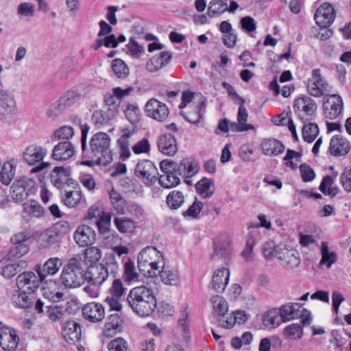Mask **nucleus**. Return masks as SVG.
<instances>
[{
    "mask_svg": "<svg viewBox=\"0 0 351 351\" xmlns=\"http://www.w3.org/2000/svg\"><path fill=\"white\" fill-rule=\"evenodd\" d=\"M110 143V137L105 132H99L93 134L89 147L86 145L82 150V158L90 160L84 162L83 164L89 165L92 161L99 165H109L112 161Z\"/></svg>",
    "mask_w": 351,
    "mask_h": 351,
    "instance_id": "obj_1",
    "label": "nucleus"
},
{
    "mask_svg": "<svg viewBox=\"0 0 351 351\" xmlns=\"http://www.w3.org/2000/svg\"><path fill=\"white\" fill-rule=\"evenodd\" d=\"M132 281V261L125 263V271L122 276V279H114L109 289V295L105 299L104 302L108 305L110 311H120L122 308L121 302L125 301L128 288Z\"/></svg>",
    "mask_w": 351,
    "mask_h": 351,
    "instance_id": "obj_2",
    "label": "nucleus"
},
{
    "mask_svg": "<svg viewBox=\"0 0 351 351\" xmlns=\"http://www.w3.org/2000/svg\"><path fill=\"white\" fill-rule=\"evenodd\" d=\"M164 258L161 252L153 247H146L139 253L137 266L139 274L145 278L157 276L159 269L162 267Z\"/></svg>",
    "mask_w": 351,
    "mask_h": 351,
    "instance_id": "obj_3",
    "label": "nucleus"
},
{
    "mask_svg": "<svg viewBox=\"0 0 351 351\" xmlns=\"http://www.w3.org/2000/svg\"><path fill=\"white\" fill-rule=\"evenodd\" d=\"M156 303L150 289L143 285L133 287V311L140 317L150 315L156 308Z\"/></svg>",
    "mask_w": 351,
    "mask_h": 351,
    "instance_id": "obj_4",
    "label": "nucleus"
},
{
    "mask_svg": "<svg viewBox=\"0 0 351 351\" xmlns=\"http://www.w3.org/2000/svg\"><path fill=\"white\" fill-rule=\"evenodd\" d=\"M60 280L66 288L80 287L85 280V270L82 262L76 258H71L64 267Z\"/></svg>",
    "mask_w": 351,
    "mask_h": 351,
    "instance_id": "obj_5",
    "label": "nucleus"
},
{
    "mask_svg": "<svg viewBox=\"0 0 351 351\" xmlns=\"http://www.w3.org/2000/svg\"><path fill=\"white\" fill-rule=\"evenodd\" d=\"M47 153V148L38 144H32L24 149L23 158L25 162L29 166H36L31 169L32 173L40 172L49 167V162L43 161Z\"/></svg>",
    "mask_w": 351,
    "mask_h": 351,
    "instance_id": "obj_6",
    "label": "nucleus"
},
{
    "mask_svg": "<svg viewBox=\"0 0 351 351\" xmlns=\"http://www.w3.org/2000/svg\"><path fill=\"white\" fill-rule=\"evenodd\" d=\"M160 168L165 171H173L179 176L191 178L199 171V165L194 160L184 158L179 163L171 160H163L160 163Z\"/></svg>",
    "mask_w": 351,
    "mask_h": 351,
    "instance_id": "obj_7",
    "label": "nucleus"
},
{
    "mask_svg": "<svg viewBox=\"0 0 351 351\" xmlns=\"http://www.w3.org/2000/svg\"><path fill=\"white\" fill-rule=\"evenodd\" d=\"M301 308L302 304L299 303L289 302L282 305L279 309L282 321L285 322L300 317L304 326H309L312 320L311 312L306 308L300 310Z\"/></svg>",
    "mask_w": 351,
    "mask_h": 351,
    "instance_id": "obj_8",
    "label": "nucleus"
},
{
    "mask_svg": "<svg viewBox=\"0 0 351 351\" xmlns=\"http://www.w3.org/2000/svg\"><path fill=\"white\" fill-rule=\"evenodd\" d=\"M17 113L14 95L8 90L0 89V120L10 123Z\"/></svg>",
    "mask_w": 351,
    "mask_h": 351,
    "instance_id": "obj_9",
    "label": "nucleus"
},
{
    "mask_svg": "<svg viewBox=\"0 0 351 351\" xmlns=\"http://www.w3.org/2000/svg\"><path fill=\"white\" fill-rule=\"evenodd\" d=\"M80 98V95L77 90H67L58 100L50 106L47 112V116L55 119L66 108L75 105Z\"/></svg>",
    "mask_w": 351,
    "mask_h": 351,
    "instance_id": "obj_10",
    "label": "nucleus"
},
{
    "mask_svg": "<svg viewBox=\"0 0 351 351\" xmlns=\"http://www.w3.org/2000/svg\"><path fill=\"white\" fill-rule=\"evenodd\" d=\"M12 198L17 202H23L36 191L33 179L23 176L16 180L12 185Z\"/></svg>",
    "mask_w": 351,
    "mask_h": 351,
    "instance_id": "obj_11",
    "label": "nucleus"
},
{
    "mask_svg": "<svg viewBox=\"0 0 351 351\" xmlns=\"http://www.w3.org/2000/svg\"><path fill=\"white\" fill-rule=\"evenodd\" d=\"M293 110L299 118L304 123L305 121L315 119L317 104L313 99L305 95L295 100Z\"/></svg>",
    "mask_w": 351,
    "mask_h": 351,
    "instance_id": "obj_12",
    "label": "nucleus"
},
{
    "mask_svg": "<svg viewBox=\"0 0 351 351\" xmlns=\"http://www.w3.org/2000/svg\"><path fill=\"white\" fill-rule=\"evenodd\" d=\"M308 93L315 97H320L330 92V88L326 79L322 75L319 69L312 71L311 77L308 80Z\"/></svg>",
    "mask_w": 351,
    "mask_h": 351,
    "instance_id": "obj_13",
    "label": "nucleus"
},
{
    "mask_svg": "<svg viewBox=\"0 0 351 351\" xmlns=\"http://www.w3.org/2000/svg\"><path fill=\"white\" fill-rule=\"evenodd\" d=\"M132 93V87L123 89L121 87L113 88L111 92L104 97V103L108 107V117H114L123 99L129 96Z\"/></svg>",
    "mask_w": 351,
    "mask_h": 351,
    "instance_id": "obj_14",
    "label": "nucleus"
},
{
    "mask_svg": "<svg viewBox=\"0 0 351 351\" xmlns=\"http://www.w3.org/2000/svg\"><path fill=\"white\" fill-rule=\"evenodd\" d=\"M66 226L56 223L42 232L38 238L40 247L47 248L53 244L60 242L66 232Z\"/></svg>",
    "mask_w": 351,
    "mask_h": 351,
    "instance_id": "obj_15",
    "label": "nucleus"
},
{
    "mask_svg": "<svg viewBox=\"0 0 351 351\" xmlns=\"http://www.w3.org/2000/svg\"><path fill=\"white\" fill-rule=\"evenodd\" d=\"M134 174L145 184H150L156 182L158 173L156 167L152 161L144 160L136 165Z\"/></svg>",
    "mask_w": 351,
    "mask_h": 351,
    "instance_id": "obj_16",
    "label": "nucleus"
},
{
    "mask_svg": "<svg viewBox=\"0 0 351 351\" xmlns=\"http://www.w3.org/2000/svg\"><path fill=\"white\" fill-rule=\"evenodd\" d=\"M19 341L20 337L14 328L5 326L0 328V346L4 351H16Z\"/></svg>",
    "mask_w": 351,
    "mask_h": 351,
    "instance_id": "obj_17",
    "label": "nucleus"
},
{
    "mask_svg": "<svg viewBox=\"0 0 351 351\" xmlns=\"http://www.w3.org/2000/svg\"><path fill=\"white\" fill-rule=\"evenodd\" d=\"M324 113L328 119H337L341 113L343 109V99L337 94L328 95L323 103Z\"/></svg>",
    "mask_w": 351,
    "mask_h": 351,
    "instance_id": "obj_18",
    "label": "nucleus"
},
{
    "mask_svg": "<svg viewBox=\"0 0 351 351\" xmlns=\"http://www.w3.org/2000/svg\"><path fill=\"white\" fill-rule=\"evenodd\" d=\"M145 108L149 117L160 122L165 121L169 114L167 105L154 98L149 100Z\"/></svg>",
    "mask_w": 351,
    "mask_h": 351,
    "instance_id": "obj_19",
    "label": "nucleus"
},
{
    "mask_svg": "<svg viewBox=\"0 0 351 351\" xmlns=\"http://www.w3.org/2000/svg\"><path fill=\"white\" fill-rule=\"evenodd\" d=\"M314 18L316 23L321 28H327L335 19V11L333 6L328 3H324L317 9Z\"/></svg>",
    "mask_w": 351,
    "mask_h": 351,
    "instance_id": "obj_20",
    "label": "nucleus"
},
{
    "mask_svg": "<svg viewBox=\"0 0 351 351\" xmlns=\"http://www.w3.org/2000/svg\"><path fill=\"white\" fill-rule=\"evenodd\" d=\"M39 276L32 272H23L19 274L16 278V284L19 290L27 291L29 294L34 293L39 287L40 282Z\"/></svg>",
    "mask_w": 351,
    "mask_h": 351,
    "instance_id": "obj_21",
    "label": "nucleus"
},
{
    "mask_svg": "<svg viewBox=\"0 0 351 351\" xmlns=\"http://www.w3.org/2000/svg\"><path fill=\"white\" fill-rule=\"evenodd\" d=\"M108 277V271L102 264L91 265L85 271V280L93 285H101Z\"/></svg>",
    "mask_w": 351,
    "mask_h": 351,
    "instance_id": "obj_22",
    "label": "nucleus"
},
{
    "mask_svg": "<svg viewBox=\"0 0 351 351\" xmlns=\"http://www.w3.org/2000/svg\"><path fill=\"white\" fill-rule=\"evenodd\" d=\"M158 150L164 155L174 156L178 152V145L175 136L170 133H164L157 138Z\"/></svg>",
    "mask_w": 351,
    "mask_h": 351,
    "instance_id": "obj_23",
    "label": "nucleus"
},
{
    "mask_svg": "<svg viewBox=\"0 0 351 351\" xmlns=\"http://www.w3.org/2000/svg\"><path fill=\"white\" fill-rule=\"evenodd\" d=\"M62 265V261L58 257L49 258L43 265H38L36 271L40 280H45L49 276L56 275Z\"/></svg>",
    "mask_w": 351,
    "mask_h": 351,
    "instance_id": "obj_24",
    "label": "nucleus"
},
{
    "mask_svg": "<svg viewBox=\"0 0 351 351\" xmlns=\"http://www.w3.org/2000/svg\"><path fill=\"white\" fill-rule=\"evenodd\" d=\"M351 149L348 140L341 135H335L332 137L329 145V152L335 157L347 155Z\"/></svg>",
    "mask_w": 351,
    "mask_h": 351,
    "instance_id": "obj_25",
    "label": "nucleus"
},
{
    "mask_svg": "<svg viewBox=\"0 0 351 351\" xmlns=\"http://www.w3.org/2000/svg\"><path fill=\"white\" fill-rule=\"evenodd\" d=\"M75 154L73 145L69 141H64L56 144L52 151L51 157L57 161L70 159Z\"/></svg>",
    "mask_w": 351,
    "mask_h": 351,
    "instance_id": "obj_26",
    "label": "nucleus"
},
{
    "mask_svg": "<svg viewBox=\"0 0 351 351\" xmlns=\"http://www.w3.org/2000/svg\"><path fill=\"white\" fill-rule=\"evenodd\" d=\"M17 160L11 158L3 163L0 160V183L8 186L14 178Z\"/></svg>",
    "mask_w": 351,
    "mask_h": 351,
    "instance_id": "obj_27",
    "label": "nucleus"
},
{
    "mask_svg": "<svg viewBox=\"0 0 351 351\" xmlns=\"http://www.w3.org/2000/svg\"><path fill=\"white\" fill-rule=\"evenodd\" d=\"M121 135L117 139V145L119 150V157L122 160H125L130 157V137L131 130L128 128L120 129Z\"/></svg>",
    "mask_w": 351,
    "mask_h": 351,
    "instance_id": "obj_28",
    "label": "nucleus"
},
{
    "mask_svg": "<svg viewBox=\"0 0 351 351\" xmlns=\"http://www.w3.org/2000/svg\"><path fill=\"white\" fill-rule=\"evenodd\" d=\"M62 334L65 341L74 344L81 339V327L75 321H67L62 326Z\"/></svg>",
    "mask_w": 351,
    "mask_h": 351,
    "instance_id": "obj_29",
    "label": "nucleus"
},
{
    "mask_svg": "<svg viewBox=\"0 0 351 351\" xmlns=\"http://www.w3.org/2000/svg\"><path fill=\"white\" fill-rule=\"evenodd\" d=\"M82 313L86 319L94 323L101 321L105 316L103 306L95 302L86 304L83 308Z\"/></svg>",
    "mask_w": 351,
    "mask_h": 351,
    "instance_id": "obj_30",
    "label": "nucleus"
},
{
    "mask_svg": "<svg viewBox=\"0 0 351 351\" xmlns=\"http://www.w3.org/2000/svg\"><path fill=\"white\" fill-rule=\"evenodd\" d=\"M274 258L285 261L287 265L291 267L298 266L300 264L298 253L288 250L284 245H276Z\"/></svg>",
    "mask_w": 351,
    "mask_h": 351,
    "instance_id": "obj_31",
    "label": "nucleus"
},
{
    "mask_svg": "<svg viewBox=\"0 0 351 351\" xmlns=\"http://www.w3.org/2000/svg\"><path fill=\"white\" fill-rule=\"evenodd\" d=\"M73 237L79 246H88L95 239V232L86 225L80 226L75 230Z\"/></svg>",
    "mask_w": 351,
    "mask_h": 351,
    "instance_id": "obj_32",
    "label": "nucleus"
},
{
    "mask_svg": "<svg viewBox=\"0 0 351 351\" xmlns=\"http://www.w3.org/2000/svg\"><path fill=\"white\" fill-rule=\"evenodd\" d=\"M230 272L228 269H217L212 278V288L217 293H223L229 282Z\"/></svg>",
    "mask_w": 351,
    "mask_h": 351,
    "instance_id": "obj_33",
    "label": "nucleus"
},
{
    "mask_svg": "<svg viewBox=\"0 0 351 351\" xmlns=\"http://www.w3.org/2000/svg\"><path fill=\"white\" fill-rule=\"evenodd\" d=\"M261 148L264 154L269 156H276L284 152L285 145L278 140L267 138L263 141Z\"/></svg>",
    "mask_w": 351,
    "mask_h": 351,
    "instance_id": "obj_34",
    "label": "nucleus"
},
{
    "mask_svg": "<svg viewBox=\"0 0 351 351\" xmlns=\"http://www.w3.org/2000/svg\"><path fill=\"white\" fill-rule=\"evenodd\" d=\"M172 55L169 51H161L158 56L152 57L147 63V69L154 72L166 66L171 60Z\"/></svg>",
    "mask_w": 351,
    "mask_h": 351,
    "instance_id": "obj_35",
    "label": "nucleus"
},
{
    "mask_svg": "<svg viewBox=\"0 0 351 351\" xmlns=\"http://www.w3.org/2000/svg\"><path fill=\"white\" fill-rule=\"evenodd\" d=\"M158 270L159 272L157 274V276H160L163 283L176 286L180 282V276L178 271L165 267V260L162 261V267H160Z\"/></svg>",
    "mask_w": 351,
    "mask_h": 351,
    "instance_id": "obj_36",
    "label": "nucleus"
},
{
    "mask_svg": "<svg viewBox=\"0 0 351 351\" xmlns=\"http://www.w3.org/2000/svg\"><path fill=\"white\" fill-rule=\"evenodd\" d=\"M121 319L118 314H112L105 324L103 335L106 337H112L121 331Z\"/></svg>",
    "mask_w": 351,
    "mask_h": 351,
    "instance_id": "obj_37",
    "label": "nucleus"
},
{
    "mask_svg": "<svg viewBox=\"0 0 351 351\" xmlns=\"http://www.w3.org/2000/svg\"><path fill=\"white\" fill-rule=\"evenodd\" d=\"M69 172L63 167H56L51 175V182L57 188H62L69 184L70 179Z\"/></svg>",
    "mask_w": 351,
    "mask_h": 351,
    "instance_id": "obj_38",
    "label": "nucleus"
},
{
    "mask_svg": "<svg viewBox=\"0 0 351 351\" xmlns=\"http://www.w3.org/2000/svg\"><path fill=\"white\" fill-rule=\"evenodd\" d=\"M162 175L158 178L160 184L165 189H171L176 186L180 182L179 176L173 171H165L160 168Z\"/></svg>",
    "mask_w": 351,
    "mask_h": 351,
    "instance_id": "obj_39",
    "label": "nucleus"
},
{
    "mask_svg": "<svg viewBox=\"0 0 351 351\" xmlns=\"http://www.w3.org/2000/svg\"><path fill=\"white\" fill-rule=\"evenodd\" d=\"M335 179L331 176H326L323 178L319 186V191L324 195L330 197H335L339 193V188L337 186H332Z\"/></svg>",
    "mask_w": 351,
    "mask_h": 351,
    "instance_id": "obj_40",
    "label": "nucleus"
},
{
    "mask_svg": "<svg viewBox=\"0 0 351 351\" xmlns=\"http://www.w3.org/2000/svg\"><path fill=\"white\" fill-rule=\"evenodd\" d=\"M195 189L203 197L209 198L214 194V183L210 179L203 178L195 184Z\"/></svg>",
    "mask_w": 351,
    "mask_h": 351,
    "instance_id": "obj_41",
    "label": "nucleus"
},
{
    "mask_svg": "<svg viewBox=\"0 0 351 351\" xmlns=\"http://www.w3.org/2000/svg\"><path fill=\"white\" fill-rule=\"evenodd\" d=\"M12 300L14 304L21 308H27L33 304V299L27 291L18 290L13 294Z\"/></svg>",
    "mask_w": 351,
    "mask_h": 351,
    "instance_id": "obj_42",
    "label": "nucleus"
},
{
    "mask_svg": "<svg viewBox=\"0 0 351 351\" xmlns=\"http://www.w3.org/2000/svg\"><path fill=\"white\" fill-rule=\"evenodd\" d=\"M23 210L27 214L40 218L45 215V208L36 200L29 199L23 204Z\"/></svg>",
    "mask_w": 351,
    "mask_h": 351,
    "instance_id": "obj_43",
    "label": "nucleus"
},
{
    "mask_svg": "<svg viewBox=\"0 0 351 351\" xmlns=\"http://www.w3.org/2000/svg\"><path fill=\"white\" fill-rule=\"evenodd\" d=\"M184 196L180 191H172L166 197V204L171 210H178L184 204Z\"/></svg>",
    "mask_w": 351,
    "mask_h": 351,
    "instance_id": "obj_44",
    "label": "nucleus"
},
{
    "mask_svg": "<svg viewBox=\"0 0 351 351\" xmlns=\"http://www.w3.org/2000/svg\"><path fill=\"white\" fill-rule=\"evenodd\" d=\"M321 254L322 258L319 264L326 265L328 268H330L337 259V254L335 252H329L328 244L326 241L322 242L321 244Z\"/></svg>",
    "mask_w": 351,
    "mask_h": 351,
    "instance_id": "obj_45",
    "label": "nucleus"
},
{
    "mask_svg": "<svg viewBox=\"0 0 351 351\" xmlns=\"http://www.w3.org/2000/svg\"><path fill=\"white\" fill-rule=\"evenodd\" d=\"M204 106L205 102L202 101L193 108L192 111L188 112H181L180 114L186 121L197 125L202 118L201 110Z\"/></svg>",
    "mask_w": 351,
    "mask_h": 351,
    "instance_id": "obj_46",
    "label": "nucleus"
},
{
    "mask_svg": "<svg viewBox=\"0 0 351 351\" xmlns=\"http://www.w3.org/2000/svg\"><path fill=\"white\" fill-rule=\"evenodd\" d=\"M50 287L51 288L56 287V282L52 280L49 282H46V285L43 289V296L52 302H58L63 300L64 294L60 291L51 289Z\"/></svg>",
    "mask_w": 351,
    "mask_h": 351,
    "instance_id": "obj_47",
    "label": "nucleus"
},
{
    "mask_svg": "<svg viewBox=\"0 0 351 351\" xmlns=\"http://www.w3.org/2000/svg\"><path fill=\"white\" fill-rule=\"evenodd\" d=\"M29 252V247L26 244H19L10 249L6 256L0 260V264L14 259L19 258Z\"/></svg>",
    "mask_w": 351,
    "mask_h": 351,
    "instance_id": "obj_48",
    "label": "nucleus"
},
{
    "mask_svg": "<svg viewBox=\"0 0 351 351\" xmlns=\"http://www.w3.org/2000/svg\"><path fill=\"white\" fill-rule=\"evenodd\" d=\"M210 302L215 313L223 316L228 312V303L221 295H215L210 298Z\"/></svg>",
    "mask_w": 351,
    "mask_h": 351,
    "instance_id": "obj_49",
    "label": "nucleus"
},
{
    "mask_svg": "<svg viewBox=\"0 0 351 351\" xmlns=\"http://www.w3.org/2000/svg\"><path fill=\"white\" fill-rule=\"evenodd\" d=\"M62 199L66 206L74 208L82 199V192L80 191H64Z\"/></svg>",
    "mask_w": 351,
    "mask_h": 351,
    "instance_id": "obj_50",
    "label": "nucleus"
},
{
    "mask_svg": "<svg viewBox=\"0 0 351 351\" xmlns=\"http://www.w3.org/2000/svg\"><path fill=\"white\" fill-rule=\"evenodd\" d=\"M318 125L314 123H304L302 128V138L305 142L312 143L319 134Z\"/></svg>",
    "mask_w": 351,
    "mask_h": 351,
    "instance_id": "obj_51",
    "label": "nucleus"
},
{
    "mask_svg": "<svg viewBox=\"0 0 351 351\" xmlns=\"http://www.w3.org/2000/svg\"><path fill=\"white\" fill-rule=\"evenodd\" d=\"M214 244L215 247L212 258H222L226 262L228 261L231 252L229 244L228 243H217L216 242Z\"/></svg>",
    "mask_w": 351,
    "mask_h": 351,
    "instance_id": "obj_52",
    "label": "nucleus"
},
{
    "mask_svg": "<svg viewBox=\"0 0 351 351\" xmlns=\"http://www.w3.org/2000/svg\"><path fill=\"white\" fill-rule=\"evenodd\" d=\"M74 135V130L71 126L64 125L54 130L51 135L53 141L62 140L69 141Z\"/></svg>",
    "mask_w": 351,
    "mask_h": 351,
    "instance_id": "obj_53",
    "label": "nucleus"
},
{
    "mask_svg": "<svg viewBox=\"0 0 351 351\" xmlns=\"http://www.w3.org/2000/svg\"><path fill=\"white\" fill-rule=\"evenodd\" d=\"M112 69L119 78H125L130 74V69L125 63L119 58L114 59L112 62Z\"/></svg>",
    "mask_w": 351,
    "mask_h": 351,
    "instance_id": "obj_54",
    "label": "nucleus"
},
{
    "mask_svg": "<svg viewBox=\"0 0 351 351\" xmlns=\"http://www.w3.org/2000/svg\"><path fill=\"white\" fill-rule=\"evenodd\" d=\"M227 10V0H212L208 8V14L210 17L215 14L224 13Z\"/></svg>",
    "mask_w": 351,
    "mask_h": 351,
    "instance_id": "obj_55",
    "label": "nucleus"
},
{
    "mask_svg": "<svg viewBox=\"0 0 351 351\" xmlns=\"http://www.w3.org/2000/svg\"><path fill=\"white\" fill-rule=\"evenodd\" d=\"M147 219V214L142 205L133 204V228L142 225Z\"/></svg>",
    "mask_w": 351,
    "mask_h": 351,
    "instance_id": "obj_56",
    "label": "nucleus"
},
{
    "mask_svg": "<svg viewBox=\"0 0 351 351\" xmlns=\"http://www.w3.org/2000/svg\"><path fill=\"white\" fill-rule=\"evenodd\" d=\"M284 335L292 339H300L302 337L303 330L300 324L293 323L285 328Z\"/></svg>",
    "mask_w": 351,
    "mask_h": 351,
    "instance_id": "obj_57",
    "label": "nucleus"
},
{
    "mask_svg": "<svg viewBox=\"0 0 351 351\" xmlns=\"http://www.w3.org/2000/svg\"><path fill=\"white\" fill-rule=\"evenodd\" d=\"M101 258V251L97 247H89L85 250L84 260L92 264H95Z\"/></svg>",
    "mask_w": 351,
    "mask_h": 351,
    "instance_id": "obj_58",
    "label": "nucleus"
},
{
    "mask_svg": "<svg viewBox=\"0 0 351 351\" xmlns=\"http://www.w3.org/2000/svg\"><path fill=\"white\" fill-rule=\"evenodd\" d=\"M202 208L203 203L195 199L189 208L182 213V215L185 218L189 217L191 219H197Z\"/></svg>",
    "mask_w": 351,
    "mask_h": 351,
    "instance_id": "obj_59",
    "label": "nucleus"
},
{
    "mask_svg": "<svg viewBox=\"0 0 351 351\" xmlns=\"http://www.w3.org/2000/svg\"><path fill=\"white\" fill-rule=\"evenodd\" d=\"M339 182L347 193H351V167H346L339 177Z\"/></svg>",
    "mask_w": 351,
    "mask_h": 351,
    "instance_id": "obj_60",
    "label": "nucleus"
},
{
    "mask_svg": "<svg viewBox=\"0 0 351 351\" xmlns=\"http://www.w3.org/2000/svg\"><path fill=\"white\" fill-rule=\"evenodd\" d=\"M48 316L53 322L58 321L64 317L66 309L62 306H51L48 307Z\"/></svg>",
    "mask_w": 351,
    "mask_h": 351,
    "instance_id": "obj_61",
    "label": "nucleus"
},
{
    "mask_svg": "<svg viewBox=\"0 0 351 351\" xmlns=\"http://www.w3.org/2000/svg\"><path fill=\"white\" fill-rule=\"evenodd\" d=\"M3 262L0 264V268L2 267V275L7 278H11L16 275L21 271V267L19 263H11L5 266H3Z\"/></svg>",
    "mask_w": 351,
    "mask_h": 351,
    "instance_id": "obj_62",
    "label": "nucleus"
},
{
    "mask_svg": "<svg viewBox=\"0 0 351 351\" xmlns=\"http://www.w3.org/2000/svg\"><path fill=\"white\" fill-rule=\"evenodd\" d=\"M110 216L108 214L103 215L96 221L99 232L101 234L109 233L110 227Z\"/></svg>",
    "mask_w": 351,
    "mask_h": 351,
    "instance_id": "obj_63",
    "label": "nucleus"
},
{
    "mask_svg": "<svg viewBox=\"0 0 351 351\" xmlns=\"http://www.w3.org/2000/svg\"><path fill=\"white\" fill-rule=\"evenodd\" d=\"M108 348L109 351H128V345L124 339L118 337L109 343Z\"/></svg>",
    "mask_w": 351,
    "mask_h": 351,
    "instance_id": "obj_64",
    "label": "nucleus"
}]
</instances>
